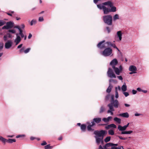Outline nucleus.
I'll return each instance as SVG.
<instances>
[{"label":"nucleus","instance_id":"26","mask_svg":"<svg viewBox=\"0 0 149 149\" xmlns=\"http://www.w3.org/2000/svg\"><path fill=\"white\" fill-rule=\"evenodd\" d=\"M7 140L2 136H0V140L3 143L5 144L7 142Z\"/></svg>","mask_w":149,"mask_h":149},{"label":"nucleus","instance_id":"20","mask_svg":"<svg viewBox=\"0 0 149 149\" xmlns=\"http://www.w3.org/2000/svg\"><path fill=\"white\" fill-rule=\"evenodd\" d=\"M107 43L108 44V47H109V46H112L113 47V48L117 49L118 51H119L118 49L116 47V45H115V44H112L111 43V42H108Z\"/></svg>","mask_w":149,"mask_h":149},{"label":"nucleus","instance_id":"31","mask_svg":"<svg viewBox=\"0 0 149 149\" xmlns=\"http://www.w3.org/2000/svg\"><path fill=\"white\" fill-rule=\"evenodd\" d=\"M118 94L117 90V87H116L115 88V97L116 98H118Z\"/></svg>","mask_w":149,"mask_h":149},{"label":"nucleus","instance_id":"19","mask_svg":"<svg viewBox=\"0 0 149 149\" xmlns=\"http://www.w3.org/2000/svg\"><path fill=\"white\" fill-rule=\"evenodd\" d=\"M112 119V117L111 116H109L107 118H103L102 120L104 122L107 123Z\"/></svg>","mask_w":149,"mask_h":149},{"label":"nucleus","instance_id":"34","mask_svg":"<svg viewBox=\"0 0 149 149\" xmlns=\"http://www.w3.org/2000/svg\"><path fill=\"white\" fill-rule=\"evenodd\" d=\"M104 111V107L103 106H102L101 107L100 109L99 113H101L103 112Z\"/></svg>","mask_w":149,"mask_h":149},{"label":"nucleus","instance_id":"61","mask_svg":"<svg viewBox=\"0 0 149 149\" xmlns=\"http://www.w3.org/2000/svg\"><path fill=\"white\" fill-rule=\"evenodd\" d=\"M110 96L109 95H107L106 97V100H108L110 97Z\"/></svg>","mask_w":149,"mask_h":149},{"label":"nucleus","instance_id":"47","mask_svg":"<svg viewBox=\"0 0 149 149\" xmlns=\"http://www.w3.org/2000/svg\"><path fill=\"white\" fill-rule=\"evenodd\" d=\"M24 136H25V135H18V136H16V138H19L20 137H24Z\"/></svg>","mask_w":149,"mask_h":149},{"label":"nucleus","instance_id":"13","mask_svg":"<svg viewBox=\"0 0 149 149\" xmlns=\"http://www.w3.org/2000/svg\"><path fill=\"white\" fill-rule=\"evenodd\" d=\"M118 63V61L116 59L114 58L111 61L110 63V65L112 66V68L113 67H115Z\"/></svg>","mask_w":149,"mask_h":149},{"label":"nucleus","instance_id":"64","mask_svg":"<svg viewBox=\"0 0 149 149\" xmlns=\"http://www.w3.org/2000/svg\"><path fill=\"white\" fill-rule=\"evenodd\" d=\"M131 72H130L129 73V74H134V73H136V72H133V71H131Z\"/></svg>","mask_w":149,"mask_h":149},{"label":"nucleus","instance_id":"18","mask_svg":"<svg viewBox=\"0 0 149 149\" xmlns=\"http://www.w3.org/2000/svg\"><path fill=\"white\" fill-rule=\"evenodd\" d=\"M119 116L123 118H128L129 117V114L127 112H125L120 113Z\"/></svg>","mask_w":149,"mask_h":149},{"label":"nucleus","instance_id":"37","mask_svg":"<svg viewBox=\"0 0 149 149\" xmlns=\"http://www.w3.org/2000/svg\"><path fill=\"white\" fill-rule=\"evenodd\" d=\"M109 84H110V83L111 82H113V83H117V81H116V80H114V79H110L109 80Z\"/></svg>","mask_w":149,"mask_h":149},{"label":"nucleus","instance_id":"29","mask_svg":"<svg viewBox=\"0 0 149 149\" xmlns=\"http://www.w3.org/2000/svg\"><path fill=\"white\" fill-rule=\"evenodd\" d=\"M119 17L118 14H115L113 17V20L114 21H115L116 20L119 19Z\"/></svg>","mask_w":149,"mask_h":149},{"label":"nucleus","instance_id":"10","mask_svg":"<svg viewBox=\"0 0 149 149\" xmlns=\"http://www.w3.org/2000/svg\"><path fill=\"white\" fill-rule=\"evenodd\" d=\"M13 42L11 40H8L5 43V47L6 49H10L12 46Z\"/></svg>","mask_w":149,"mask_h":149},{"label":"nucleus","instance_id":"11","mask_svg":"<svg viewBox=\"0 0 149 149\" xmlns=\"http://www.w3.org/2000/svg\"><path fill=\"white\" fill-rule=\"evenodd\" d=\"M107 106L109 107V109L107 111V113H110L111 115H113V111H114V109L113 106L112 105V104H109Z\"/></svg>","mask_w":149,"mask_h":149},{"label":"nucleus","instance_id":"41","mask_svg":"<svg viewBox=\"0 0 149 149\" xmlns=\"http://www.w3.org/2000/svg\"><path fill=\"white\" fill-rule=\"evenodd\" d=\"M117 137H118L121 140H125V139H127V138H124V137H123L120 136H117Z\"/></svg>","mask_w":149,"mask_h":149},{"label":"nucleus","instance_id":"14","mask_svg":"<svg viewBox=\"0 0 149 149\" xmlns=\"http://www.w3.org/2000/svg\"><path fill=\"white\" fill-rule=\"evenodd\" d=\"M87 124H88L87 126V129L88 131L93 130L91 128V127L94 125L95 124L93 122H91V123L87 122Z\"/></svg>","mask_w":149,"mask_h":149},{"label":"nucleus","instance_id":"40","mask_svg":"<svg viewBox=\"0 0 149 149\" xmlns=\"http://www.w3.org/2000/svg\"><path fill=\"white\" fill-rule=\"evenodd\" d=\"M5 24V22L2 20H0V26L3 25Z\"/></svg>","mask_w":149,"mask_h":149},{"label":"nucleus","instance_id":"56","mask_svg":"<svg viewBox=\"0 0 149 149\" xmlns=\"http://www.w3.org/2000/svg\"><path fill=\"white\" fill-rule=\"evenodd\" d=\"M22 45H23L22 44H21L17 46V48L18 49L20 48H21L22 47Z\"/></svg>","mask_w":149,"mask_h":149},{"label":"nucleus","instance_id":"30","mask_svg":"<svg viewBox=\"0 0 149 149\" xmlns=\"http://www.w3.org/2000/svg\"><path fill=\"white\" fill-rule=\"evenodd\" d=\"M111 140V137L110 136H108L106 137L104 139V141L106 143H107L109 142Z\"/></svg>","mask_w":149,"mask_h":149},{"label":"nucleus","instance_id":"1","mask_svg":"<svg viewBox=\"0 0 149 149\" xmlns=\"http://www.w3.org/2000/svg\"><path fill=\"white\" fill-rule=\"evenodd\" d=\"M97 7L100 10H102L104 14H107L111 12L116 11V7L114 6L111 1H108L97 5Z\"/></svg>","mask_w":149,"mask_h":149},{"label":"nucleus","instance_id":"60","mask_svg":"<svg viewBox=\"0 0 149 149\" xmlns=\"http://www.w3.org/2000/svg\"><path fill=\"white\" fill-rule=\"evenodd\" d=\"M121 148H122L123 149H124L123 148V146H121L120 147H116V149H121Z\"/></svg>","mask_w":149,"mask_h":149},{"label":"nucleus","instance_id":"44","mask_svg":"<svg viewBox=\"0 0 149 149\" xmlns=\"http://www.w3.org/2000/svg\"><path fill=\"white\" fill-rule=\"evenodd\" d=\"M43 18L42 17H40L39 18V22H42L43 21Z\"/></svg>","mask_w":149,"mask_h":149},{"label":"nucleus","instance_id":"7","mask_svg":"<svg viewBox=\"0 0 149 149\" xmlns=\"http://www.w3.org/2000/svg\"><path fill=\"white\" fill-rule=\"evenodd\" d=\"M105 41L104 40L100 42L97 45V47L100 49H102L108 47V42L104 43Z\"/></svg>","mask_w":149,"mask_h":149},{"label":"nucleus","instance_id":"33","mask_svg":"<svg viewBox=\"0 0 149 149\" xmlns=\"http://www.w3.org/2000/svg\"><path fill=\"white\" fill-rule=\"evenodd\" d=\"M111 146H112L111 143H107L104 147L107 148Z\"/></svg>","mask_w":149,"mask_h":149},{"label":"nucleus","instance_id":"4","mask_svg":"<svg viewBox=\"0 0 149 149\" xmlns=\"http://www.w3.org/2000/svg\"><path fill=\"white\" fill-rule=\"evenodd\" d=\"M118 129L119 131L122 132L121 133V134H130L133 132V131L131 130L128 131H125L127 128L125 126H122L120 125H118Z\"/></svg>","mask_w":149,"mask_h":149},{"label":"nucleus","instance_id":"12","mask_svg":"<svg viewBox=\"0 0 149 149\" xmlns=\"http://www.w3.org/2000/svg\"><path fill=\"white\" fill-rule=\"evenodd\" d=\"M122 33L120 31H118L117 32L115 36V38L117 39V38H118V40L117 39V41H120L122 39Z\"/></svg>","mask_w":149,"mask_h":149},{"label":"nucleus","instance_id":"22","mask_svg":"<svg viewBox=\"0 0 149 149\" xmlns=\"http://www.w3.org/2000/svg\"><path fill=\"white\" fill-rule=\"evenodd\" d=\"M113 120L118 124H120L121 123V120L120 119L117 118L115 117L113 118Z\"/></svg>","mask_w":149,"mask_h":149},{"label":"nucleus","instance_id":"15","mask_svg":"<svg viewBox=\"0 0 149 149\" xmlns=\"http://www.w3.org/2000/svg\"><path fill=\"white\" fill-rule=\"evenodd\" d=\"M8 29L13 27L14 26V23L12 22H8L6 24Z\"/></svg>","mask_w":149,"mask_h":149},{"label":"nucleus","instance_id":"53","mask_svg":"<svg viewBox=\"0 0 149 149\" xmlns=\"http://www.w3.org/2000/svg\"><path fill=\"white\" fill-rule=\"evenodd\" d=\"M117 77L119 80H122L123 79L121 76H118Z\"/></svg>","mask_w":149,"mask_h":149},{"label":"nucleus","instance_id":"43","mask_svg":"<svg viewBox=\"0 0 149 149\" xmlns=\"http://www.w3.org/2000/svg\"><path fill=\"white\" fill-rule=\"evenodd\" d=\"M132 93L133 94H136L137 93V91L135 90H132Z\"/></svg>","mask_w":149,"mask_h":149},{"label":"nucleus","instance_id":"38","mask_svg":"<svg viewBox=\"0 0 149 149\" xmlns=\"http://www.w3.org/2000/svg\"><path fill=\"white\" fill-rule=\"evenodd\" d=\"M31 49L30 48H28L25 50H24V53L26 54L28 53L30 51Z\"/></svg>","mask_w":149,"mask_h":149},{"label":"nucleus","instance_id":"48","mask_svg":"<svg viewBox=\"0 0 149 149\" xmlns=\"http://www.w3.org/2000/svg\"><path fill=\"white\" fill-rule=\"evenodd\" d=\"M7 35H8V37L9 38H12V36L10 33H8L7 34Z\"/></svg>","mask_w":149,"mask_h":149},{"label":"nucleus","instance_id":"21","mask_svg":"<svg viewBox=\"0 0 149 149\" xmlns=\"http://www.w3.org/2000/svg\"><path fill=\"white\" fill-rule=\"evenodd\" d=\"M121 88L123 92H125L127 90V86L125 83H124L123 85L122 86Z\"/></svg>","mask_w":149,"mask_h":149},{"label":"nucleus","instance_id":"59","mask_svg":"<svg viewBox=\"0 0 149 149\" xmlns=\"http://www.w3.org/2000/svg\"><path fill=\"white\" fill-rule=\"evenodd\" d=\"M32 36V35L31 34V33H29V35L28 36V38L29 39H30V38H31V37Z\"/></svg>","mask_w":149,"mask_h":149},{"label":"nucleus","instance_id":"9","mask_svg":"<svg viewBox=\"0 0 149 149\" xmlns=\"http://www.w3.org/2000/svg\"><path fill=\"white\" fill-rule=\"evenodd\" d=\"M107 74L108 77L110 78H116V75L113 73L112 69L110 68L108 69Z\"/></svg>","mask_w":149,"mask_h":149},{"label":"nucleus","instance_id":"62","mask_svg":"<svg viewBox=\"0 0 149 149\" xmlns=\"http://www.w3.org/2000/svg\"><path fill=\"white\" fill-rule=\"evenodd\" d=\"M125 105L126 107H129L130 106V104H125Z\"/></svg>","mask_w":149,"mask_h":149},{"label":"nucleus","instance_id":"57","mask_svg":"<svg viewBox=\"0 0 149 149\" xmlns=\"http://www.w3.org/2000/svg\"><path fill=\"white\" fill-rule=\"evenodd\" d=\"M100 0H93V2L94 3L96 4Z\"/></svg>","mask_w":149,"mask_h":149},{"label":"nucleus","instance_id":"27","mask_svg":"<svg viewBox=\"0 0 149 149\" xmlns=\"http://www.w3.org/2000/svg\"><path fill=\"white\" fill-rule=\"evenodd\" d=\"M16 140L11 139H9L7 140V142L9 143H12L13 142H15Z\"/></svg>","mask_w":149,"mask_h":149},{"label":"nucleus","instance_id":"39","mask_svg":"<svg viewBox=\"0 0 149 149\" xmlns=\"http://www.w3.org/2000/svg\"><path fill=\"white\" fill-rule=\"evenodd\" d=\"M8 32L13 34L15 33H16V31L14 29L10 30L8 31Z\"/></svg>","mask_w":149,"mask_h":149},{"label":"nucleus","instance_id":"16","mask_svg":"<svg viewBox=\"0 0 149 149\" xmlns=\"http://www.w3.org/2000/svg\"><path fill=\"white\" fill-rule=\"evenodd\" d=\"M111 104H112V105L113 106V105L114 107L116 108L118 107L119 105L118 102L117 100L112 101Z\"/></svg>","mask_w":149,"mask_h":149},{"label":"nucleus","instance_id":"45","mask_svg":"<svg viewBox=\"0 0 149 149\" xmlns=\"http://www.w3.org/2000/svg\"><path fill=\"white\" fill-rule=\"evenodd\" d=\"M7 38H8V36H7L5 35L3 36V39H4V41H6L7 40Z\"/></svg>","mask_w":149,"mask_h":149},{"label":"nucleus","instance_id":"52","mask_svg":"<svg viewBox=\"0 0 149 149\" xmlns=\"http://www.w3.org/2000/svg\"><path fill=\"white\" fill-rule=\"evenodd\" d=\"M25 27V26L24 24H22L21 25V27H20L21 29H24Z\"/></svg>","mask_w":149,"mask_h":149},{"label":"nucleus","instance_id":"35","mask_svg":"<svg viewBox=\"0 0 149 149\" xmlns=\"http://www.w3.org/2000/svg\"><path fill=\"white\" fill-rule=\"evenodd\" d=\"M36 23V21L34 19H33L31 20V25H33V24H35Z\"/></svg>","mask_w":149,"mask_h":149},{"label":"nucleus","instance_id":"46","mask_svg":"<svg viewBox=\"0 0 149 149\" xmlns=\"http://www.w3.org/2000/svg\"><path fill=\"white\" fill-rule=\"evenodd\" d=\"M137 91L139 92H142V90L140 88H138L136 89Z\"/></svg>","mask_w":149,"mask_h":149},{"label":"nucleus","instance_id":"24","mask_svg":"<svg viewBox=\"0 0 149 149\" xmlns=\"http://www.w3.org/2000/svg\"><path fill=\"white\" fill-rule=\"evenodd\" d=\"M112 87V86L110 84H109V86L106 90L107 92L108 93H110Z\"/></svg>","mask_w":149,"mask_h":149},{"label":"nucleus","instance_id":"23","mask_svg":"<svg viewBox=\"0 0 149 149\" xmlns=\"http://www.w3.org/2000/svg\"><path fill=\"white\" fill-rule=\"evenodd\" d=\"M86 126L84 124H83L81 125L80 126L81 129L82 131L84 132L85 131L86 129Z\"/></svg>","mask_w":149,"mask_h":149},{"label":"nucleus","instance_id":"51","mask_svg":"<svg viewBox=\"0 0 149 149\" xmlns=\"http://www.w3.org/2000/svg\"><path fill=\"white\" fill-rule=\"evenodd\" d=\"M106 29L107 31V32L109 33L110 32V30L108 27H106Z\"/></svg>","mask_w":149,"mask_h":149},{"label":"nucleus","instance_id":"3","mask_svg":"<svg viewBox=\"0 0 149 149\" xmlns=\"http://www.w3.org/2000/svg\"><path fill=\"white\" fill-rule=\"evenodd\" d=\"M19 31V33H16V38L15 39L14 42L15 43V45H17L21 41V38H24V35L23 33V31L21 28L18 30Z\"/></svg>","mask_w":149,"mask_h":149},{"label":"nucleus","instance_id":"50","mask_svg":"<svg viewBox=\"0 0 149 149\" xmlns=\"http://www.w3.org/2000/svg\"><path fill=\"white\" fill-rule=\"evenodd\" d=\"M14 28H16L18 29V30L20 29L21 28L18 25H17L16 26H15L14 27Z\"/></svg>","mask_w":149,"mask_h":149},{"label":"nucleus","instance_id":"5","mask_svg":"<svg viewBox=\"0 0 149 149\" xmlns=\"http://www.w3.org/2000/svg\"><path fill=\"white\" fill-rule=\"evenodd\" d=\"M104 22L108 25H111L112 24V17L111 15H104L103 17Z\"/></svg>","mask_w":149,"mask_h":149},{"label":"nucleus","instance_id":"32","mask_svg":"<svg viewBox=\"0 0 149 149\" xmlns=\"http://www.w3.org/2000/svg\"><path fill=\"white\" fill-rule=\"evenodd\" d=\"M53 148L52 146H51L49 144L45 146V149H50Z\"/></svg>","mask_w":149,"mask_h":149},{"label":"nucleus","instance_id":"54","mask_svg":"<svg viewBox=\"0 0 149 149\" xmlns=\"http://www.w3.org/2000/svg\"><path fill=\"white\" fill-rule=\"evenodd\" d=\"M2 29H8V28L7 27V25L4 26H3L2 28Z\"/></svg>","mask_w":149,"mask_h":149},{"label":"nucleus","instance_id":"2","mask_svg":"<svg viewBox=\"0 0 149 149\" xmlns=\"http://www.w3.org/2000/svg\"><path fill=\"white\" fill-rule=\"evenodd\" d=\"M107 132L105 130L95 131L94 134L95 135L94 137L96 142L97 145L103 143V139L104 136L107 134Z\"/></svg>","mask_w":149,"mask_h":149},{"label":"nucleus","instance_id":"36","mask_svg":"<svg viewBox=\"0 0 149 149\" xmlns=\"http://www.w3.org/2000/svg\"><path fill=\"white\" fill-rule=\"evenodd\" d=\"M110 128H116V125L115 124L113 123L110 124Z\"/></svg>","mask_w":149,"mask_h":149},{"label":"nucleus","instance_id":"63","mask_svg":"<svg viewBox=\"0 0 149 149\" xmlns=\"http://www.w3.org/2000/svg\"><path fill=\"white\" fill-rule=\"evenodd\" d=\"M111 145H112V146H117L118 145V144H114V143H111Z\"/></svg>","mask_w":149,"mask_h":149},{"label":"nucleus","instance_id":"25","mask_svg":"<svg viewBox=\"0 0 149 149\" xmlns=\"http://www.w3.org/2000/svg\"><path fill=\"white\" fill-rule=\"evenodd\" d=\"M101 119L100 118H94L93 119L94 122L97 123H99L101 121Z\"/></svg>","mask_w":149,"mask_h":149},{"label":"nucleus","instance_id":"28","mask_svg":"<svg viewBox=\"0 0 149 149\" xmlns=\"http://www.w3.org/2000/svg\"><path fill=\"white\" fill-rule=\"evenodd\" d=\"M108 133L109 135H113L114 134V132L113 130L110 129L108 130Z\"/></svg>","mask_w":149,"mask_h":149},{"label":"nucleus","instance_id":"8","mask_svg":"<svg viewBox=\"0 0 149 149\" xmlns=\"http://www.w3.org/2000/svg\"><path fill=\"white\" fill-rule=\"evenodd\" d=\"M112 68L116 74L117 75H120V74L122 72L123 70V68L121 65H120L119 68L113 67Z\"/></svg>","mask_w":149,"mask_h":149},{"label":"nucleus","instance_id":"49","mask_svg":"<svg viewBox=\"0 0 149 149\" xmlns=\"http://www.w3.org/2000/svg\"><path fill=\"white\" fill-rule=\"evenodd\" d=\"M47 144L46 142L45 141H44L41 144V145L42 146H44L46 145Z\"/></svg>","mask_w":149,"mask_h":149},{"label":"nucleus","instance_id":"6","mask_svg":"<svg viewBox=\"0 0 149 149\" xmlns=\"http://www.w3.org/2000/svg\"><path fill=\"white\" fill-rule=\"evenodd\" d=\"M112 53V50L109 48H106L102 52V54L105 56H107L111 55Z\"/></svg>","mask_w":149,"mask_h":149},{"label":"nucleus","instance_id":"42","mask_svg":"<svg viewBox=\"0 0 149 149\" xmlns=\"http://www.w3.org/2000/svg\"><path fill=\"white\" fill-rule=\"evenodd\" d=\"M123 94H124L125 97H127L129 95V94L127 92H124L123 93Z\"/></svg>","mask_w":149,"mask_h":149},{"label":"nucleus","instance_id":"17","mask_svg":"<svg viewBox=\"0 0 149 149\" xmlns=\"http://www.w3.org/2000/svg\"><path fill=\"white\" fill-rule=\"evenodd\" d=\"M129 70L130 71L136 72L137 71V68L134 65H131L129 67Z\"/></svg>","mask_w":149,"mask_h":149},{"label":"nucleus","instance_id":"55","mask_svg":"<svg viewBox=\"0 0 149 149\" xmlns=\"http://www.w3.org/2000/svg\"><path fill=\"white\" fill-rule=\"evenodd\" d=\"M141 114L139 113H135L134 115L136 116H139L141 115Z\"/></svg>","mask_w":149,"mask_h":149},{"label":"nucleus","instance_id":"58","mask_svg":"<svg viewBox=\"0 0 149 149\" xmlns=\"http://www.w3.org/2000/svg\"><path fill=\"white\" fill-rule=\"evenodd\" d=\"M107 129H109L110 128V124L108 125L107 126L105 127Z\"/></svg>","mask_w":149,"mask_h":149}]
</instances>
